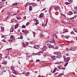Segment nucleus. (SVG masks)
I'll return each mask as SVG.
<instances>
[{"label":"nucleus","instance_id":"15","mask_svg":"<svg viewBox=\"0 0 77 77\" xmlns=\"http://www.w3.org/2000/svg\"><path fill=\"white\" fill-rule=\"evenodd\" d=\"M54 9L56 11H58V10H59V8H58V7H55L54 8Z\"/></svg>","mask_w":77,"mask_h":77},{"label":"nucleus","instance_id":"34","mask_svg":"<svg viewBox=\"0 0 77 77\" xmlns=\"http://www.w3.org/2000/svg\"><path fill=\"white\" fill-rule=\"evenodd\" d=\"M39 22H36V23H35V25H38V24H39Z\"/></svg>","mask_w":77,"mask_h":77},{"label":"nucleus","instance_id":"53","mask_svg":"<svg viewBox=\"0 0 77 77\" xmlns=\"http://www.w3.org/2000/svg\"><path fill=\"white\" fill-rule=\"evenodd\" d=\"M35 22H38V20H37V19H35Z\"/></svg>","mask_w":77,"mask_h":77},{"label":"nucleus","instance_id":"51","mask_svg":"<svg viewBox=\"0 0 77 77\" xmlns=\"http://www.w3.org/2000/svg\"><path fill=\"white\" fill-rule=\"evenodd\" d=\"M66 50H67V51H69V48H67L66 49Z\"/></svg>","mask_w":77,"mask_h":77},{"label":"nucleus","instance_id":"19","mask_svg":"<svg viewBox=\"0 0 77 77\" xmlns=\"http://www.w3.org/2000/svg\"><path fill=\"white\" fill-rule=\"evenodd\" d=\"M18 5V3H15L12 4V6H16Z\"/></svg>","mask_w":77,"mask_h":77},{"label":"nucleus","instance_id":"54","mask_svg":"<svg viewBox=\"0 0 77 77\" xmlns=\"http://www.w3.org/2000/svg\"><path fill=\"white\" fill-rule=\"evenodd\" d=\"M11 49H12V48H8V49H7V50H11Z\"/></svg>","mask_w":77,"mask_h":77},{"label":"nucleus","instance_id":"13","mask_svg":"<svg viewBox=\"0 0 77 77\" xmlns=\"http://www.w3.org/2000/svg\"><path fill=\"white\" fill-rule=\"evenodd\" d=\"M19 25L18 24H17L16 25H15L14 27V29H17V28L18 27Z\"/></svg>","mask_w":77,"mask_h":77},{"label":"nucleus","instance_id":"40","mask_svg":"<svg viewBox=\"0 0 77 77\" xmlns=\"http://www.w3.org/2000/svg\"><path fill=\"white\" fill-rule=\"evenodd\" d=\"M3 42H6V43H8V42L5 40V39H3L2 40Z\"/></svg>","mask_w":77,"mask_h":77},{"label":"nucleus","instance_id":"47","mask_svg":"<svg viewBox=\"0 0 77 77\" xmlns=\"http://www.w3.org/2000/svg\"><path fill=\"white\" fill-rule=\"evenodd\" d=\"M59 73V72H57V73H56L54 74V75H57Z\"/></svg>","mask_w":77,"mask_h":77},{"label":"nucleus","instance_id":"31","mask_svg":"<svg viewBox=\"0 0 77 77\" xmlns=\"http://www.w3.org/2000/svg\"><path fill=\"white\" fill-rule=\"evenodd\" d=\"M22 28L23 29V28H26V26L24 25H23L22 26Z\"/></svg>","mask_w":77,"mask_h":77},{"label":"nucleus","instance_id":"24","mask_svg":"<svg viewBox=\"0 0 77 77\" xmlns=\"http://www.w3.org/2000/svg\"><path fill=\"white\" fill-rule=\"evenodd\" d=\"M29 72H27L26 73L25 75V76H28L29 75Z\"/></svg>","mask_w":77,"mask_h":77},{"label":"nucleus","instance_id":"1","mask_svg":"<svg viewBox=\"0 0 77 77\" xmlns=\"http://www.w3.org/2000/svg\"><path fill=\"white\" fill-rule=\"evenodd\" d=\"M64 58V61L65 62V61H66L67 62H68L69 60H70V57H67V58H66L64 56L63 57Z\"/></svg>","mask_w":77,"mask_h":77},{"label":"nucleus","instance_id":"50","mask_svg":"<svg viewBox=\"0 0 77 77\" xmlns=\"http://www.w3.org/2000/svg\"><path fill=\"white\" fill-rule=\"evenodd\" d=\"M29 44H30L32 45L33 44V42H29Z\"/></svg>","mask_w":77,"mask_h":77},{"label":"nucleus","instance_id":"11","mask_svg":"<svg viewBox=\"0 0 77 77\" xmlns=\"http://www.w3.org/2000/svg\"><path fill=\"white\" fill-rule=\"evenodd\" d=\"M73 14V13L72 11H69V13L67 14V15H72Z\"/></svg>","mask_w":77,"mask_h":77},{"label":"nucleus","instance_id":"22","mask_svg":"<svg viewBox=\"0 0 77 77\" xmlns=\"http://www.w3.org/2000/svg\"><path fill=\"white\" fill-rule=\"evenodd\" d=\"M12 72L14 74H15L17 73V71H15V70H12Z\"/></svg>","mask_w":77,"mask_h":77},{"label":"nucleus","instance_id":"7","mask_svg":"<svg viewBox=\"0 0 77 77\" xmlns=\"http://www.w3.org/2000/svg\"><path fill=\"white\" fill-rule=\"evenodd\" d=\"M51 57L52 58L53 60H56V56L55 55H53V56H51Z\"/></svg>","mask_w":77,"mask_h":77},{"label":"nucleus","instance_id":"14","mask_svg":"<svg viewBox=\"0 0 77 77\" xmlns=\"http://www.w3.org/2000/svg\"><path fill=\"white\" fill-rule=\"evenodd\" d=\"M39 17H40L41 18H42L44 17V14L43 13H42V14H40L39 16Z\"/></svg>","mask_w":77,"mask_h":77},{"label":"nucleus","instance_id":"10","mask_svg":"<svg viewBox=\"0 0 77 77\" xmlns=\"http://www.w3.org/2000/svg\"><path fill=\"white\" fill-rule=\"evenodd\" d=\"M47 47L46 46H44L43 48V51H45L46 50V49H47Z\"/></svg>","mask_w":77,"mask_h":77},{"label":"nucleus","instance_id":"42","mask_svg":"<svg viewBox=\"0 0 77 77\" xmlns=\"http://www.w3.org/2000/svg\"><path fill=\"white\" fill-rule=\"evenodd\" d=\"M65 4L66 5H69L70 4V3H69L68 2H66L65 3Z\"/></svg>","mask_w":77,"mask_h":77},{"label":"nucleus","instance_id":"56","mask_svg":"<svg viewBox=\"0 0 77 77\" xmlns=\"http://www.w3.org/2000/svg\"><path fill=\"white\" fill-rule=\"evenodd\" d=\"M47 23H48V20H46V23L45 25V26H47Z\"/></svg>","mask_w":77,"mask_h":77},{"label":"nucleus","instance_id":"52","mask_svg":"<svg viewBox=\"0 0 77 77\" xmlns=\"http://www.w3.org/2000/svg\"><path fill=\"white\" fill-rule=\"evenodd\" d=\"M26 45H29V42H26Z\"/></svg>","mask_w":77,"mask_h":77},{"label":"nucleus","instance_id":"5","mask_svg":"<svg viewBox=\"0 0 77 77\" xmlns=\"http://www.w3.org/2000/svg\"><path fill=\"white\" fill-rule=\"evenodd\" d=\"M33 6V7H35V6H36L38 5L37 3H34L32 2V4H31Z\"/></svg>","mask_w":77,"mask_h":77},{"label":"nucleus","instance_id":"23","mask_svg":"<svg viewBox=\"0 0 77 77\" xmlns=\"http://www.w3.org/2000/svg\"><path fill=\"white\" fill-rule=\"evenodd\" d=\"M73 15H74V17H73L71 18H70V19H72V18H76V17H77V16H76V15H74V14H73Z\"/></svg>","mask_w":77,"mask_h":77},{"label":"nucleus","instance_id":"26","mask_svg":"<svg viewBox=\"0 0 77 77\" xmlns=\"http://www.w3.org/2000/svg\"><path fill=\"white\" fill-rule=\"evenodd\" d=\"M68 64V63H66L64 65V67H66V66H67V65Z\"/></svg>","mask_w":77,"mask_h":77},{"label":"nucleus","instance_id":"17","mask_svg":"<svg viewBox=\"0 0 77 77\" xmlns=\"http://www.w3.org/2000/svg\"><path fill=\"white\" fill-rule=\"evenodd\" d=\"M14 29L13 28H11L10 30V32H13L14 31Z\"/></svg>","mask_w":77,"mask_h":77},{"label":"nucleus","instance_id":"28","mask_svg":"<svg viewBox=\"0 0 77 77\" xmlns=\"http://www.w3.org/2000/svg\"><path fill=\"white\" fill-rule=\"evenodd\" d=\"M54 47V46L53 45H50L49 46V48H53Z\"/></svg>","mask_w":77,"mask_h":77},{"label":"nucleus","instance_id":"49","mask_svg":"<svg viewBox=\"0 0 77 77\" xmlns=\"http://www.w3.org/2000/svg\"><path fill=\"white\" fill-rule=\"evenodd\" d=\"M52 41L53 42H54V43L55 41H54V38L52 39Z\"/></svg>","mask_w":77,"mask_h":77},{"label":"nucleus","instance_id":"46","mask_svg":"<svg viewBox=\"0 0 77 77\" xmlns=\"http://www.w3.org/2000/svg\"><path fill=\"white\" fill-rule=\"evenodd\" d=\"M36 55H38L39 56L41 55V53H39V52H38V53Z\"/></svg>","mask_w":77,"mask_h":77},{"label":"nucleus","instance_id":"63","mask_svg":"<svg viewBox=\"0 0 77 77\" xmlns=\"http://www.w3.org/2000/svg\"><path fill=\"white\" fill-rule=\"evenodd\" d=\"M74 14H77V12L76 11H75L74 12Z\"/></svg>","mask_w":77,"mask_h":77},{"label":"nucleus","instance_id":"12","mask_svg":"<svg viewBox=\"0 0 77 77\" xmlns=\"http://www.w3.org/2000/svg\"><path fill=\"white\" fill-rule=\"evenodd\" d=\"M63 75V74L62 73H60V74H59L58 75H57V77H61L62 75Z\"/></svg>","mask_w":77,"mask_h":77},{"label":"nucleus","instance_id":"59","mask_svg":"<svg viewBox=\"0 0 77 77\" xmlns=\"http://www.w3.org/2000/svg\"><path fill=\"white\" fill-rule=\"evenodd\" d=\"M23 18H24V20H26V16H24L23 17Z\"/></svg>","mask_w":77,"mask_h":77},{"label":"nucleus","instance_id":"2","mask_svg":"<svg viewBox=\"0 0 77 77\" xmlns=\"http://www.w3.org/2000/svg\"><path fill=\"white\" fill-rule=\"evenodd\" d=\"M33 47L35 49H39V48H40V46L38 45H35Z\"/></svg>","mask_w":77,"mask_h":77},{"label":"nucleus","instance_id":"44","mask_svg":"<svg viewBox=\"0 0 77 77\" xmlns=\"http://www.w3.org/2000/svg\"><path fill=\"white\" fill-rule=\"evenodd\" d=\"M74 9L76 11H77V7H74Z\"/></svg>","mask_w":77,"mask_h":77},{"label":"nucleus","instance_id":"61","mask_svg":"<svg viewBox=\"0 0 77 77\" xmlns=\"http://www.w3.org/2000/svg\"><path fill=\"white\" fill-rule=\"evenodd\" d=\"M58 68H59V69H61V67L60 66H58Z\"/></svg>","mask_w":77,"mask_h":77},{"label":"nucleus","instance_id":"20","mask_svg":"<svg viewBox=\"0 0 77 77\" xmlns=\"http://www.w3.org/2000/svg\"><path fill=\"white\" fill-rule=\"evenodd\" d=\"M32 10V7L31 6H29V11H31Z\"/></svg>","mask_w":77,"mask_h":77},{"label":"nucleus","instance_id":"32","mask_svg":"<svg viewBox=\"0 0 77 77\" xmlns=\"http://www.w3.org/2000/svg\"><path fill=\"white\" fill-rule=\"evenodd\" d=\"M2 54H0V62L1 61V60L2 59Z\"/></svg>","mask_w":77,"mask_h":77},{"label":"nucleus","instance_id":"27","mask_svg":"<svg viewBox=\"0 0 77 77\" xmlns=\"http://www.w3.org/2000/svg\"><path fill=\"white\" fill-rule=\"evenodd\" d=\"M61 14L62 15L63 17H65V18H66V16H65V15L63 14L62 13H61Z\"/></svg>","mask_w":77,"mask_h":77},{"label":"nucleus","instance_id":"33","mask_svg":"<svg viewBox=\"0 0 77 77\" xmlns=\"http://www.w3.org/2000/svg\"><path fill=\"white\" fill-rule=\"evenodd\" d=\"M30 24V23L29 22H28L26 24V26H29Z\"/></svg>","mask_w":77,"mask_h":77},{"label":"nucleus","instance_id":"8","mask_svg":"<svg viewBox=\"0 0 77 77\" xmlns=\"http://www.w3.org/2000/svg\"><path fill=\"white\" fill-rule=\"evenodd\" d=\"M8 63V62L6 61H4L2 62V64H4V65H6Z\"/></svg>","mask_w":77,"mask_h":77},{"label":"nucleus","instance_id":"62","mask_svg":"<svg viewBox=\"0 0 77 77\" xmlns=\"http://www.w3.org/2000/svg\"><path fill=\"white\" fill-rule=\"evenodd\" d=\"M4 37H5V35H2L1 38H4Z\"/></svg>","mask_w":77,"mask_h":77},{"label":"nucleus","instance_id":"25","mask_svg":"<svg viewBox=\"0 0 77 77\" xmlns=\"http://www.w3.org/2000/svg\"><path fill=\"white\" fill-rule=\"evenodd\" d=\"M53 54H55L56 55H57V54H59V52H55Z\"/></svg>","mask_w":77,"mask_h":77},{"label":"nucleus","instance_id":"9","mask_svg":"<svg viewBox=\"0 0 77 77\" xmlns=\"http://www.w3.org/2000/svg\"><path fill=\"white\" fill-rule=\"evenodd\" d=\"M11 69L12 71H14L15 70V68L14 67V66H11Z\"/></svg>","mask_w":77,"mask_h":77},{"label":"nucleus","instance_id":"60","mask_svg":"<svg viewBox=\"0 0 77 77\" xmlns=\"http://www.w3.org/2000/svg\"><path fill=\"white\" fill-rule=\"evenodd\" d=\"M71 34H74V32L73 31H72L71 32Z\"/></svg>","mask_w":77,"mask_h":77},{"label":"nucleus","instance_id":"37","mask_svg":"<svg viewBox=\"0 0 77 77\" xmlns=\"http://www.w3.org/2000/svg\"><path fill=\"white\" fill-rule=\"evenodd\" d=\"M64 37L66 38V39H68V38H69V36H67V35H66L64 36Z\"/></svg>","mask_w":77,"mask_h":77},{"label":"nucleus","instance_id":"64","mask_svg":"<svg viewBox=\"0 0 77 77\" xmlns=\"http://www.w3.org/2000/svg\"><path fill=\"white\" fill-rule=\"evenodd\" d=\"M12 77H16V76H14L13 75H12Z\"/></svg>","mask_w":77,"mask_h":77},{"label":"nucleus","instance_id":"4","mask_svg":"<svg viewBox=\"0 0 77 77\" xmlns=\"http://www.w3.org/2000/svg\"><path fill=\"white\" fill-rule=\"evenodd\" d=\"M10 39H13L14 41H15V38L14 37V35H11L10 37Z\"/></svg>","mask_w":77,"mask_h":77},{"label":"nucleus","instance_id":"30","mask_svg":"<svg viewBox=\"0 0 77 77\" xmlns=\"http://www.w3.org/2000/svg\"><path fill=\"white\" fill-rule=\"evenodd\" d=\"M63 30L64 32H65L66 33V32H68V29H63Z\"/></svg>","mask_w":77,"mask_h":77},{"label":"nucleus","instance_id":"43","mask_svg":"<svg viewBox=\"0 0 77 77\" xmlns=\"http://www.w3.org/2000/svg\"><path fill=\"white\" fill-rule=\"evenodd\" d=\"M16 18L18 20H20V19H21V18L20 17H16Z\"/></svg>","mask_w":77,"mask_h":77},{"label":"nucleus","instance_id":"38","mask_svg":"<svg viewBox=\"0 0 77 77\" xmlns=\"http://www.w3.org/2000/svg\"><path fill=\"white\" fill-rule=\"evenodd\" d=\"M22 45H23V46L24 47H26V45H25V44L24 43H22Z\"/></svg>","mask_w":77,"mask_h":77},{"label":"nucleus","instance_id":"16","mask_svg":"<svg viewBox=\"0 0 77 77\" xmlns=\"http://www.w3.org/2000/svg\"><path fill=\"white\" fill-rule=\"evenodd\" d=\"M57 68H54V69L53 72V73H54V72H55L56 71V70H57Z\"/></svg>","mask_w":77,"mask_h":77},{"label":"nucleus","instance_id":"48","mask_svg":"<svg viewBox=\"0 0 77 77\" xmlns=\"http://www.w3.org/2000/svg\"><path fill=\"white\" fill-rule=\"evenodd\" d=\"M29 5V2H27L26 4L25 7H26V6H27Z\"/></svg>","mask_w":77,"mask_h":77},{"label":"nucleus","instance_id":"57","mask_svg":"<svg viewBox=\"0 0 77 77\" xmlns=\"http://www.w3.org/2000/svg\"><path fill=\"white\" fill-rule=\"evenodd\" d=\"M36 62H40V60H36Z\"/></svg>","mask_w":77,"mask_h":77},{"label":"nucleus","instance_id":"35","mask_svg":"<svg viewBox=\"0 0 77 77\" xmlns=\"http://www.w3.org/2000/svg\"><path fill=\"white\" fill-rule=\"evenodd\" d=\"M29 33V31L25 30L24 33Z\"/></svg>","mask_w":77,"mask_h":77},{"label":"nucleus","instance_id":"6","mask_svg":"<svg viewBox=\"0 0 77 77\" xmlns=\"http://www.w3.org/2000/svg\"><path fill=\"white\" fill-rule=\"evenodd\" d=\"M1 29L2 32H5V28L2 26H1Z\"/></svg>","mask_w":77,"mask_h":77},{"label":"nucleus","instance_id":"18","mask_svg":"<svg viewBox=\"0 0 77 77\" xmlns=\"http://www.w3.org/2000/svg\"><path fill=\"white\" fill-rule=\"evenodd\" d=\"M68 2H69V3H72V0H68Z\"/></svg>","mask_w":77,"mask_h":77},{"label":"nucleus","instance_id":"45","mask_svg":"<svg viewBox=\"0 0 77 77\" xmlns=\"http://www.w3.org/2000/svg\"><path fill=\"white\" fill-rule=\"evenodd\" d=\"M32 33L33 34L34 36H35V32H33Z\"/></svg>","mask_w":77,"mask_h":77},{"label":"nucleus","instance_id":"21","mask_svg":"<svg viewBox=\"0 0 77 77\" xmlns=\"http://www.w3.org/2000/svg\"><path fill=\"white\" fill-rule=\"evenodd\" d=\"M60 63H63V62H57L55 63V64H60Z\"/></svg>","mask_w":77,"mask_h":77},{"label":"nucleus","instance_id":"41","mask_svg":"<svg viewBox=\"0 0 77 77\" xmlns=\"http://www.w3.org/2000/svg\"><path fill=\"white\" fill-rule=\"evenodd\" d=\"M20 39H23V35H20Z\"/></svg>","mask_w":77,"mask_h":77},{"label":"nucleus","instance_id":"3","mask_svg":"<svg viewBox=\"0 0 77 77\" xmlns=\"http://www.w3.org/2000/svg\"><path fill=\"white\" fill-rule=\"evenodd\" d=\"M76 48L72 47L70 48H69V50H71V51H75V50H76Z\"/></svg>","mask_w":77,"mask_h":77},{"label":"nucleus","instance_id":"39","mask_svg":"<svg viewBox=\"0 0 77 77\" xmlns=\"http://www.w3.org/2000/svg\"><path fill=\"white\" fill-rule=\"evenodd\" d=\"M73 30H74V32H76V33H77V30L76 29H73Z\"/></svg>","mask_w":77,"mask_h":77},{"label":"nucleus","instance_id":"58","mask_svg":"<svg viewBox=\"0 0 77 77\" xmlns=\"http://www.w3.org/2000/svg\"><path fill=\"white\" fill-rule=\"evenodd\" d=\"M51 8H50L49 10V12H51Z\"/></svg>","mask_w":77,"mask_h":77},{"label":"nucleus","instance_id":"36","mask_svg":"<svg viewBox=\"0 0 77 77\" xmlns=\"http://www.w3.org/2000/svg\"><path fill=\"white\" fill-rule=\"evenodd\" d=\"M50 42H51V43H53L52 42H49V43H47V45H50Z\"/></svg>","mask_w":77,"mask_h":77},{"label":"nucleus","instance_id":"29","mask_svg":"<svg viewBox=\"0 0 77 77\" xmlns=\"http://www.w3.org/2000/svg\"><path fill=\"white\" fill-rule=\"evenodd\" d=\"M13 40H14L13 39H12L11 38L9 40V41H10V42H13Z\"/></svg>","mask_w":77,"mask_h":77},{"label":"nucleus","instance_id":"55","mask_svg":"<svg viewBox=\"0 0 77 77\" xmlns=\"http://www.w3.org/2000/svg\"><path fill=\"white\" fill-rule=\"evenodd\" d=\"M2 74H3V72H2V71L0 72V75H2Z\"/></svg>","mask_w":77,"mask_h":77}]
</instances>
